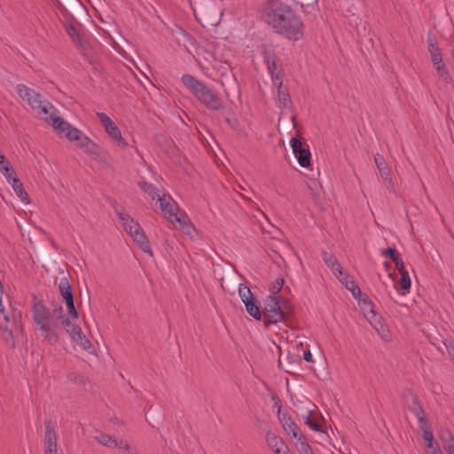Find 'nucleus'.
Wrapping results in <instances>:
<instances>
[{"label": "nucleus", "instance_id": "1", "mask_svg": "<svg viewBox=\"0 0 454 454\" xmlns=\"http://www.w3.org/2000/svg\"><path fill=\"white\" fill-rule=\"evenodd\" d=\"M265 22L278 35L297 41L303 35V23L294 11L279 0H269L262 10Z\"/></svg>", "mask_w": 454, "mask_h": 454}, {"label": "nucleus", "instance_id": "2", "mask_svg": "<svg viewBox=\"0 0 454 454\" xmlns=\"http://www.w3.org/2000/svg\"><path fill=\"white\" fill-rule=\"evenodd\" d=\"M32 317L36 328L40 331V335L50 344H55L59 340V323L35 295H33Z\"/></svg>", "mask_w": 454, "mask_h": 454}, {"label": "nucleus", "instance_id": "3", "mask_svg": "<svg viewBox=\"0 0 454 454\" xmlns=\"http://www.w3.org/2000/svg\"><path fill=\"white\" fill-rule=\"evenodd\" d=\"M181 81L193 96L208 109L217 111L223 108V101L220 97L203 82L191 74H184Z\"/></svg>", "mask_w": 454, "mask_h": 454}, {"label": "nucleus", "instance_id": "4", "mask_svg": "<svg viewBox=\"0 0 454 454\" xmlns=\"http://www.w3.org/2000/svg\"><path fill=\"white\" fill-rule=\"evenodd\" d=\"M21 311L12 309L6 311L0 301V329L3 331L2 338L11 348H14V335L22 332Z\"/></svg>", "mask_w": 454, "mask_h": 454}, {"label": "nucleus", "instance_id": "5", "mask_svg": "<svg viewBox=\"0 0 454 454\" xmlns=\"http://www.w3.org/2000/svg\"><path fill=\"white\" fill-rule=\"evenodd\" d=\"M262 314L264 325L268 327L270 325L286 322L292 314V306L287 301L281 304L277 296L269 295L264 301Z\"/></svg>", "mask_w": 454, "mask_h": 454}, {"label": "nucleus", "instance_id": "6", "mask_svg": "<svg viewBox=\"0 0 454 454\" xmlns=\"http://www.w3.org/2000/svg\"><path fill=\"white\" fill-rule=\"evenodd\" d=\"M114 211L121 222L125 231L138 245L140 249H142L145 253H148L153 255L149 241L140 224L137 222H135V220L129 215L119 211L118 208L115 207Z\"/></svg>", "mask_w": 454, "mask_h": 454}, {"label": "nucleus", "instance_id": "7", "mask_svg": "<svg viewBox=\"0 0 454 454\" xmlns=\"http://www.w3.org/2000/svg\"><path fill=\"white\" fill-rule=\"evenodd\" d=\"M16 89L18 95L27 100L33 110H38L40 114H55L56 108L48 100L43 99L40 93L35 92L25 84H18Z\"/></svg>", "mask_w": 454, "mask_h": 454}, {"label": "nucleus", "instance_id": "8", "mask_svg": "<svg viewBox=\"0 0 454 454\" xmlns=\"http://www.w3.org/2000/svg\"><path fill=\"white\" fill-rule=\"evenodd\" d=\"M428 51L430 53L431 61L438 72L439 76L445 82H450L451 77L447 70V67L442 60L441 49L438 46L434 37L429 34L427 36Z\"/></svg>", "mask_w": 454, "mask_h": 454}, {"label": "nucleus", "instance_id": "9", "mask_svg": "<svg viewBox=\"0 0 454 454\" xmlns=\"http://www.w3.org/2000/svg\"><path fill=\"white\" fill-rule=\"evenodd\" d=\"M45 120L52 125L53 129L57 130L59 134L66 132L65 136L70 141H77L79 143L84 136L81 130L71 126L68 122L64 121L63 118L54 115V114L46 117Z\"/></svg>", "mask_w": 454, "mask_h": 454}, {"label": "nucleus", "instance_id": "10", "mask_svg": "<svg viewBox=\"0 0 454 454\" xmlns=\"http://www.w3.org/2000/svg\"><path fill=\"white\" fill-rule=\"evenodd\" d=\"M97 116L101 121V124L105 128V130L108 136L116 141L119 146L125 148L127 146V142L122 137L121 130L117 125L105 113H97Z\"/></svg>", "mask_w": 454, "mask_h": 454}, {"label": "nucleus", "instance_id": "11", "mask_svg": "<svg viewBox=\"0 0 454 454\" xmlns=\"http://www.w3.org/2000/svg\"><path fill=\"white\" fill-rule=\"evenodd\" d=\"M290 145L293 153L298 160L299 164L302 168H308L310 165L311 160V153L309 152V146L303 145L301 140L296 137L291 138Z\"/></svg>", "mask_w": 454, "mask_h": 454}, {"label": "nucleus", "instance_id": "12", "mask_svg": "<svg viewBox=\"0 0 454 454\" xmlns=\"http://www.w3.org/2000/svg\"><path fill=\"white\" fill-rule=\"evenodd\" d=\"M278 418L279 422L282 425L283 429L286 433L292 436L293 438L298 439L301 435H303L301 432L297 425L294 422L292 418L288 415L287 412H281V405L278 408Z\"/></svg>", "mask_w": 454, "mask_h": 454}, {"label": "nucleus", "instance_id": "13", "mask_svg": "<svg viewBox=\"0 0 454 454\" xmlns=\"http://www.w3.org/2000/svg\"><path fill=\"white\" fill-rule=\"evenodd\" d=\"M44 454H57V436L50 419L44 420Z\"/></svg>", "mask_w": 454, "mask_h": 454}, {"label": "nucleus", "instance_id": "14", "mask_svg": "<svg viewBox=\"0 0 454 454\" xmlns=\"http://www.w3.org/2000/svg\"><path fill=\"white\" fill-rule=\"evenodd\" d=\"M366 319L384 340H390V332L379 313H372V316H367Z\"/></svg>", "mask_w": 454, "mask_h": 454}, {"label": "nucleus", "instance_id": "15", "mask_svg": "<svg viewBox=\"0 0 454 454\" xmlns=\"http://www.w3.org/2000/svg\"><path fill=\"white\" fill-rule=\"evenodd\" d=\"M160 207V210L164 214H168V218L169 221L174 223V220L176 219V215H179L176 210L177 209V204L172 200V198L168 195L159 196Z\"/></svg>", "mask_w": 454, "mask_h": 454}, {"label": "nucleus", "instance_id": "16", "mask_svg": "<svg viewBox=\"0 0 454 454\" xmlns=\"http://www.w3.org/2000/svg\"><path fill=\"white\" fill-rule=\"evenodd\" d=\"M374 161H375L377 168L380 174V176L382 177L383 181L386 183L387 188L388 190L393 189L394 184H393L392 178L390 176L391 171H390V168H388V166L387 165L384 157L381 154L377 153L374 156Z\"/></svg>", "mask_w": 454, "mask_h": 454}, {"label": "nucleus", "instance_id": "17", "mask_svg": "<svg viewBox=\"0 0 454 454\" xmlns=\"http://www.w3.org/2000/svg\"><path fill=\"white\" fill-rule=\"evenodd\" d=\"M265 438L269 448L271 449L275 454H288V448L279 436L268 431Z\"/></svg>", "mask_w": 454, "mask_h": 454}, {"label": "nucleus", "instance_id": "18", "mask_svg": "<svg viewBox=\"0 0 454 454\" xmlns=\"http://www.w3.org/2000/svg\"><path fill=\"white\" fill-rule=\"evenodd\" d=\"M64 27L72 41L78 45L81 51H82L83 54H86V51L89 50V45L86 42L82 40L77 27L74 25V23L71 21H65Z\"/></svg>", "mask_w": 454, "mask_h": 454}, {"label": "nucleus", "instance_id": "19", "mask_svg": "<svg viewBox=\"0 0 454 454\" xmlns=\"http://www.w3.org/2000/svg\"><path fill=\"white\" fill-rule=\"evenodd\" d=\"M78 146L89 155L99 156L101 153V148L85 135L78 143Z\"/></svg>", "mask_w": 454, "mask_h": 454}, {"label": "nucleus", "instance_id": "20", "mask_svg": "<svg viewBox=\"0 0 454 454\" xmlns=\"http://www.w3.org/2000/svg\"><path fill=\"white\" fill-rule=\"evenodd\" d=\"M276 80H278L276 85L278 86V98L279 102L283 104L284 107H291L292 101L290 95L286 89H283L282 74H277Z\"/></svg>", "mask_w": 454, "mask_h": 454}, {"label": "nucleus", "instance_id": "21", "mask_svg": "<svg viewBox=\"0 0 454 454\" xmlns=\"http://www.w3.org/2000/svg\"><path fill=\"white\" fill-rule=\"evenodd\" d=\"M8 183L12 185V189L14 190L17 196L20 199L21 201L25 203H29L28 194L25 191L21 181L17 177V175L12 176Z\"/></svg>", "mask_w": 454, "mask_h": 454}, {"label": "nucleus", "instance_id": "22", "mask_svg": "<svg viewBox=\"0 0 454 454\" xmlns=\"http://www.w3.org/2000/svg\"><path fill=\"white\" fill-rule=\"evenodd\" d=\"M409 395L411 398V403L409 404L408 409L417 417L418 421L427 418L426 412L420 404L418 395L411 392H409Z\"/></svg>", "mask_w": 454, "mask_h": 454}, {"label": "nucleus", "instance_id": "23", "mask_svg": "<svg viewBox=\"0 0 454 454\" xmlns=\"http://www.w3.org/2000/svg\"><path fill=\"white\" fill-rule=\"evenodd\" d=\"M247 312L255 320H261L262 314L259 306L258 301L255 296H253L250 301L244 303Z\"/></svg>", "mask_w": 454, "mask_h": 454}, {"label": "nucleus", "instance_id": "24", "mask_svg": "<svg viewBox=\"0 0 454 454\" xmlns=\"http://www.w3.org/2000/svg\"><path fill=\"white\" fill-rule=\"evenodd\" d=\"M0 171L5 176L7 181L13 176H16V171L12 168L11 162L5 158L4 155L0 153Z\"/></svg>", "mask_w": 454, "mask_h": 454}, {"label": "nucleus", "instance_id": "25", "mask_svg": "<svg viewBox=\"0 0 454 454\" xmlns=\"http://www.w3.org/2000/svg\"><path fill=\"white\" fill-rule=\"evenodd\" d=\"M59 289L60 295L65 301L74 299L71 285L66 277L60 278Z\"/></svg>", "mask_w": 454, "mask_h": 454}, {"label": "nucleus", "instance_id": "26", "mask_svg": "<svg viewBox=\"0 0 454 454\" xmlns=\"http://www.w3.org/2000/svg\"><path fill=\"white\" fill-rule=\"evenodd\" d=\"M304 423L312 430L317 432H324L323 426L314 417L312 411H307L306 415H302Z\"/></svg>", "mask_w": 454, "mask_h": 454}, {"label": "nucleus", "instance_id": "27", "mask_svg": "<svg viewBox=\"0 0 454 454\" xmlns=\"http://www.w3.org/2000/svg\"><path fill=\"white\" fill-rule=\"evenodd\" d=\"M71 339L82 349L92 353L91 349L93 348L91 342L86 338L83 334L82 331L77 333L76 335L71 337Z\"/></svg>", "mask_w": 454, "mask_h": 454}, {"label": "nucleus", "instance_id": "28", "mask_svg": "<svg viewBox=\"0 0 454 454\" xmlns=\"http://www.w3.org/2000/svg\"><path fill=\"white\" fill-rule=\"evenodd\" d=\"M356 300L358 301V304L361 306L365 317H367V316H372V313H376L374 310V304L368 299L366 295L363 299L359 297Z\"/></svg>", "mask_w": 454, "mask_h": 454}, {"label": "nucleus", "instance_id": "29", "mask_svg": "<svg viewBox=\"0 0 454 454\" xmlns=\"http://www.w3.org/2000/svg\"><path fill=\"white\" fill-rule=\"evenodd\" d=\"M61 325L66 329L70 338L74 335H76L77 333H79V332L82 331L81 327L78 325L72 323L69 318H63V321H61Z\"/></svg>", "mask_w": 454, "mask_h": 454}, {"label": "nucleus", "instance_id": "30", "mask_svg": "<svg viewBox=\"0 0 454 454\" xmlns=\"http://www.w3.org/2000/svg\"><path fill=\"white\" fill-rule=\"evenodd\" d=\"M296 448L301 454H314L312 448L307 442L304 435L297 439Z\"/></svg>", "mask_w": 454, "mask_h": 454}, {"label": "nucleus", "instance_id": "31", "mask_svg": "<svg viewBox=\"0 0 454 454\" xmlns=\"http://www.w3.org/2000/svg\"><path fill=\"white\" fill-rule=\"evenodd\" d=\"M178 223V228L185 234L187 235H191L192 232L194 231V228L193 226H192L191 224H188L184 218L183 217L182 214H180L179 215H176V219L174 220V223Z\"/></svg>", "mask_w": 454, "mask_h": 454}, {"label": "nucleus", "instance_id": "32", "mask_svg": "<svg viewBox=\"0 0 454 454\" xmlns=\"http://www.w3.org/2000/svg\"><path fill=\"white\" fill-rule=\"evenodd\" d=\"M138 186L144 192L148 194V196H150L153 200L155 199L157 195V188L154 185L145 181H141L138 183Z\"/></svg>", "mask_w": 454, "mask_h": 454}, {"label": "nucleus", "instance_id": "33", "mask_svg": "<svg viewBox=\"0 0 454 454\" xmlns=\"http://www.w3.org/2000/svg\"><path fill=\"white\" fill-rule=\"evenodd\" d=\"M95 440L100 444L108 448H114V446L115 439L105 433H101L100 434L95 436Z\"/></svg>", "mask_w": 454, "mask_h": 454}, {"label": "nucleus", "instance_id": "34", "mask_svg": "<svg viewBox=\"0 0 454 454\" xmlns=\"http://www.w3.org/2000/svg\"><path fill=\"white\" fill-rule=\"evenodd\" d=\"M422 438L427 442V448H428V449H434V448H435V446H440L438 442L436 440H434V438L432 429L431 430H424L422 432Z\"/></svg>", "mask_w": 454, "mask_h": 454}, {"label": "nucleus", "instance_id": "35", "mask_svg": "<svg viewBox=\"0 0 454 454\" xmlns=\"http://www.w3.org/2000/svg\"><path fill=\"white\" fill-rule=\"evenodd\" d=\"M239 295L243 303L250 301V299L254 296L249 287H247L244 284H240L239 286Z\"/></svg>", "mask_w": 454, "mask_h": 454}, {"label": "nucleus", "instance_id": "36", "mask_svg": "<svg viewBox=\"0 0 454 454\" xmlns=\"http://www.w3.org/2000/svg\"><path fill=\"white\" fill-rule=\"evenodd\" d=\"M345 287L351 292L353 297L355 299H358L361 297L362 293L359 286L353 281L352 279L348 280L346 284H344Z\"/></svg>", "mask_w": 454, "mask_h": 454}, {"label": "nucleus", "instance_id": "37", "mask_svg": "<svg viewBox=\"0 0 454 454\" xmlns=\"http://www.w3.org/2000/svg\"><path fill=\"white\" fill-rule=\"evenodd\" d=\"M401 278L399 280L400 287L404 291H409L411 286V278L409 277L408 271L400 272Z\"/></svg>", "mask_w": 454, "mask_h": 454}, {"label": "nucleus", "instance_id": "38", "mask_svg": "<svg viewBox=\"0 0 454 454\" xmlns=\"http://www.w3.org/2000/svg\"><path fill=\"white\" fill-rule=\"evenodd\" d=\"M285 280L282 278H277L270 286V292L271 293L270 295L276 296L277 294H278L281 289L283 288Z\"/></svg>", "mask_w": 454, "mask_h": 454}, {"label": "nucleus", "instance_id": "39", "mask_svg": "<svg viewBox=\"0 0 454 454\" xmlns=\"http://www.w3.org/2000/svg\"><path fill=\"white\" fill-rule=\"evenodd\" d=\"M381 255L394 261L395 259H396L399 256V254H398L397 250L395 249V247H389L381 251Z\"/></svg>", "mask_w": 454, "mask_h": 454}, {"label": "nucleus", "instance_id": "40", "mask_svg": "<svg viewBox=\"0 0 454 454\" xmlns=\"http://www.w3.org/2000/svg\"><path fill=\"white\" fill-rule=\"evenodd\" d=\"M68 310V314L73 318H78V312L74 307V299L65 301Z\"/></svg>", "mask_w": 454, "mask_h": 454}, {"label": "nucleus", "instance_id": "41", "mask_svg": "<svg viewBox=\"0 0 454 454\" xmlns=\"http://www.w3.org/2000/svg\"><path fill=\"white\" fill-rule=\"evenodd\" d=\"M51 314L53 315V317H55V319H57L58 321L60 320L63 321V318H67L65 314H64V309H63V307L61 305H58L56 306L53 309H52V312Z\"/></svg>", "mask_w": 454, "mask_h": 454}, {"label": "nucleus", "instance_id": "42", "mask_svg": "<svg viewBox=\"0 0 454 454\" xmlns=\"http://www.w3.org/2000/svg\"><path fill=\"white\" fill-rule=\"evenodd\" d=\"M114 448H117V449L124 450L128 452H131V447L129 446V442L126 440L117 441L115 439Z\"/></svg>", "mask_w": 454, "mask_h": 454}, {"label": "nucleus", "instance_id": "43", "mask_svg": "<svg viewBox=\"0 0 454 454\" xmlns=\"http://www.w3.org/2000/svg\"><path fill=\"white\" fill-rule=\"evenodd\" d=\"M276 62L277 61L272 60L270 65H267L268 70L271 75L272 82H274V84H277V82H278V80H276V74H281L280 72L275 73L276 68H277Z\"/></svg>", "mask_w": 454, "mask_h": 454}, {"label": "nucleus", "instance_id": "44", "mask_svg": "<svg viewBox=\"0 0 454 454\" xmlns=\"http://www.w3.org/2000/svg\"><path fill=\"white\" fill-rule=\"evenodd\" d=\"M263 59L267 65H270L272 60L277 61L275 53L272 51L267 49L263 51Z\"/></svg>", "mask_w": 454, "mask_h": 454}, {"label": "nucleus", "instance_id": "45", "mask_svg": "<svg viewBox=\"0 0 454 454\" xmlns=\"http://www.w3.org/2000/svg\"><path fill=\"white\" fill-rule=\"evenodd\" d=\"M440 438L442 442H447V441H450V442L452 441V442H454V435L448 429L441 431Z\"/></svg>", "mask_w": 454, "mask_h": 454}, {"label": "nucleus", "instance_id": "46", "mask_svg": "<svg viewBox=\"0 0 454 454\" xmlns=\"http://www.w3.org/2000/svg\"><path fill=\"white\" fill-rule=\"evenodd\" d=\"M322 255L324 262L328 267L333 266V264L337 261V259L333 254H330L326 252H323Z\"/></svg>", "mask_w": 454, "mask_h": 454}, {"label": "nucleus", "instance_id": "47", "mask_svg": "<svg viewBox=\"0 0 454 454\" xmlns=\"http://www.w3.org/2000/svg\"><path fill=\"white\" fill-rule=\"evenodd\" d=\"M442 343L449 354L454 358V341L452 340L445 339Z\"/></svg>", "mask_w": 454, "mask_h": 454}, {"label": "nucleus", "instance_id": "48", "mask_svg": "<svg viewBox=\"0 0 454 454\" xmlns=\"http://www.w3.org/2000/svg\"><path fill=\"white\" fill-rule=\"evenodd\" d=\"M419 427L423 432L424 430H431V425L427 418L419 420Z\"/></svg>", "mask_w": 454, "mask_h": 454}, {"label": "nucleus", "instance_id": "49", "mask_svg": "<svg viewBox=\"0 0 454 454\" xmlns=\"http://www.w3.org/2000/svg\"><path fill=\"white\" fill-rule=\"evenodd\" d=\"M393 262H395V268L396 270L399 271V272H402V271H405L406 270L404 269V263H403V259L400 257V255L395 259L393 261Z\"/></svg>", "mask_w": 454, "mask_h": 454}, {"label": "nucleus", "instance_id": "50", "mask_svg": "<svg viewBox=\"0 0 454 454\" xmlns=\"http://www.w3.org/2000/svg\"><path fill=\"white\" fill-rule=\"evenodd\" d=\"M329 268L332 270L333 273L336 277H337V275H340V272H342V271H343V268L341 267V265L339 263V262H338V261H336V262L333 264V266H330Z\"/></svg>", "mask_w": 454, "mask_h": 454}, {"label": "nucleus", "instance_id": "51", "mask_svg": "<svg viewBox=\"0 0 454 454\" xmlns=\"http://www.w3.org/2000/svg\"><path fill=\"white\" fill-rule=\"evenodd\" d=\"M337 278L343 285L350 280V276L344 270L340 275H337Z\"/></svg>", "mask_w": 454, "mask_h": 454}, {"label": "nucleus", "instance_id": "52", "mask_svg": "<svg viewBox=\"0 0 454 454\" xmlns=\"http://www.w3.org/2000/svg\"><path fill=\"white\" fill-rule=\"evenodd\" d=\"M317 1L318 0H301L298 4H300L302 8L305 7V6H307V7H309V6L314 7V5L317 4Z\"/></svg>", "mask_w": 454, "mask_h": 454}, {"label": "nucleus", "instance_id": "53", "mask_svg": "<svg viewBox=\"0 0 454 454\" xmlns=\"http://www.w3.org/2000/svg\"><path fill=\"white\" fill-rule=\"evenodd\" d=\"M287 360H288V362L290 364L289 369H294L295 365L297 364V361L295 360L294 356L288 355L287 356Z\"/></svg>", "mask_w": 454, "mask_h": 454}, {"label": "nucleus", "instance_id": "54", "mask_svg": "<svg viewBox=\"0 0 454 454\" xmlns=\"http://www.w3.org/2000/svg\"><path fill=\"white\" fill-rule=\"evenodd\" d=\"M308 186L309 188L313 192V195L316 196V192L315 190H317V184L315 180H310L308 184Z\"/></svg>", "mask_w": 454, "mask_h": 454}, {"label": "nucleus", "instance_id": "55", "mask_svg": "<svg viewBox=\"0 0 454 454\" xmlns=\"http://www.w3.org/2000/svg\"><path fill=\"white\" fill-rule=\"evenodd\" d=\"M303 359L308 363H311L313 361L312 354L309 350L304 351Z\"/></svg>", "mask_w": 454, "mask_h": 454}, {"label": "nucleus", "instance_id": "56", "mask_svg": "<svg viewBox=\"0 0 454 454\" xmlns=\"http://www.w3.org/2000/svg\"><path fill=\"white\" fill-rule=\"evenodd\" d=\"M431 452L430 454H443V452L442 451L440 446H435V448L434 449H431Z\"/></svg>", "mask_w": 454, "mask_h": 454}, {"label": "nucleus", "instance_id": "57", "mask_svg": "<svg viewBox=\"0 0 454 454\" xmlns=\"http://www.w3.org/2000/svg\"><path fill=\"white\" fill-rule=\"evenodd\" d=\"M445 450L448 452V454H454V443L452 445H447L445 447Z\"/></svg>", "mask_w": 454, "mask_h": 454}, {"label": "nucleus", "instance_id": "58", "mask_svg": "<svg viewBox=\"0 0 454 454\" xmlns=\"http://www.w3.org/2000/svg\"><path fill=\"white\" fill-rule=\"evenodd\" d=\"M453 443H454V442H452V441H451V442H450V441L444 442H443V448L445 449V447H446L447 445H452Z\"/></svg>", "mask_w": 454, "mask_h": 454}, {"label": "nucleus", "instance_id": "59", "mask_svg": "<svg viewBox=\"0 0 454 454\" xmlns=\"http://www.w3.org/2000/svg\"><path fill=\"white\" fill-rule=\"evenodd\" d=\"M384 267H385V268H386V270H387L388 269H390V268H391V265H390V263H389L388 262H384Z\"/></svg>", "mask_w": 454, "mask_h": 454}, {"label": "nucleus", "instance_id": "60", "mask_svg": "<svg viewBox=\"0 0 454 454\" xmlns=\"http://www.w3.org/2000/svg\"><path fill=\"white\" fill-rule=\"evenodd\" d=\"M292 122L294 124V127L295 128L296 127V121H295V117L294 116L292 117Z\"/></svg>", "mask_w": 454, "mask_h": 454}, {"label": "nucleus", "instance_id": "61", "mask_svg": "<svg viewBox=\"0 0 454 454\" xmlns=\"http://www.w3.org/2000/svg\"><path fill=\"white\" fill-rule=\"evenodd\" d=\"M74 23H76V24H77V26H79V27L81 26V24H80V23H78L75 20H74Z\"/></svg>", "mask_w": 454, "mask_h": 454}]
</instances>
